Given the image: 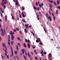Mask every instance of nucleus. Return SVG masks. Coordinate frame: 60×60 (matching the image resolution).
<instances>
[{
    "instance_id": "46",
    "label": "nucleus",
    "mask_w": 60,
    "mask_h": 60,
    "mask_svg": "<svg viewBox=\"0 0 60 60\" xmlns=\"http://www.w3.org/2000/svg\"><path fill=\"white\" fill-rule=\"evenodd\" d=\"M1 56L2 57V58H3V59H4V57H3V56H2V55H1Z\"/></svg>"
},
{
    "instance_id": "12",
    "label": "nucleus",
    "mask_w": 60,
    "mask_h": 60,
    "mask_svg": "<svg viewBox=\"0 0 60 60\" xmlns=\"http://www.w3.org/2000/svg\"><path fill=\"white\" fill-rule=\"evenodd\" d=\"M59 3H60V0H57V4H59Z\"/></svg>"
},
{
    "instance_id": "7",
    "label": "nucleus",
    "mask_w": 60,
    "mask_h": 60,
    "mask_svg": "<svg viewBox=\"0 0 60 60\" xmlns=\"http://www.w3.org/2000/svg\"><path fill=\"white\" fill-rule=\"evenodd\" d=\"M25 26L26 28H27V29H29V27H28V24L26 25V24H25Z\"/></svg>"
},
{
    "instance_id": "18",
    "label": "nucleus",
    "mask_w": 60,
    "mask_h": 60,
    "mask_svg": "<svg viewBox=\"0 0 60 60\" xmlns=\"http://www.w3.org/2000/svg\"><path fill=\"white\" fill-rule=\"evenodd\" d=\"M43 28V29H44V30L45 32V33H47V31H46V30H45V28Z\"/></svg>"
},
{
    "instance_id": "58",
    "label": "nucleus",
    "mask_w": 60,
    "mask_h": 60,
    "mask_svg": "<svg viewBox=\"0 0 60 60\" xmlns=\"http://www.w3.org/2000/svg\"><path fill=\"white\" fill-rule=\"evenodd\" d=\"M19 33H20L21 34H22V32H21V31H19Z\"/></svg>"
},
{
    "instance_id": "16",
    "label": "nucleus",
    "mask_w": 60,
    "mask_h": 60,
    "mask_svg": "<svg viewBox=\"0 0 60 60\" xmlns=\"http://www.w3.org/2000/svg\"><path fill=\"white\" fill-rule=\"evenodd\" d=\"M13 43H14V42L13 41H11V45H12L13 44Z\"/></svg>"
},
{
    "instance_id": "59",
    "label": "nucleus",
    "mask_w": 60,
    "mask_h": 60,
    "mask_svg": "<svg viewBox=\"0 0 60 60\" xmlns=\"http://www.w3.org/2000/svg\"><path fill=\"white\" fill-rule=\"evenodd\" d=\"M2 40V38H1V37H0V41H1Z\"/></svg>"
},
{
    "instance_id": "25",
    "label": "nucleus",
    "mask_w": 60,
    "mask_h": 60,
    "mask_svg": "<svg viewBox=\"0 0 60 60\" xmlns=\"http://www.w3.org/2000/svg\"><path fill=\"white\" fill-rule=\"evenodd\" d=\"M36 9H37V10H38V11H39V10H40V8H36Z\"/></svg>"
},
{
    "instance_id": "4",
    "label": "nucleus",
    "mask_w": 60,
    "mask_h": 60,
    "mask_svg": "<svg viewBox=\"0 0 60 60\" xmlns=\"http://www.w3.org/2000/svg\"><path fill=\"white\" fill-rule=\"evenodd\" d=\"M11 55L12 57H13V50H12V48L11 47Z\"/></svg>"
},
{
    "instance_id": "1",
    "label": "nucleus",
    "mask_w": 60,
    "mask_h": 60,
    "mask_svg": "<svg viewBox=\"0 0 60 60\" xmlns=\"http://www.w3.org/2000/svg\"><path fill=\"white\" fill-rule=\"evenodd\" d=\"M10 34H11V39L12 40H14V36H13V34H14V32H13V33H10Z\"/></svg>"
},
{
    "instance_id": "26",
    "label": "nucleus",
    "mask_w": 60,
    "mask_h": 60,
    "mask_svg": "<svg viewBox=\"0 0 60 60\" xmlns=\"http://www.w3.org/2000/svg\"><path fill=\"white\" fill-rule=\"evenodd\" d=\"M23 57H24L25 60H26V57L24 56L23 55Z\"/></svg>"
},
{
    "instance_id": "2",
    "label": "nucleus",
    "mask_w": 60,
    "mask_h": 60,
    "mask_svg": "<svg viewBox=\"0 0 60 60\" xmlns=\"http://www.w3.org/2000/svg\"><path fill=\"white\" fill-rule=\"evenodd\" d=\"M46 15L47 18H48L49 19H50V21H52V19L51 18V17H50V16L49 15L48 16L49 17H48V14L47 13L46 14Z\"/></svg>"
},
{
    "instance_id": "6",
    "label": "nucleus",
    "mask_w": 60,
    "mask_h": 60,
    "mask_svg": "<svg viewBox=\"0 0 60 60\" xmlns=\"http://www.w3.org/2000/svg\"><path fill=\"white\" fill-rule=\"evenodd\" d=\"M2 0V3H1V4L2 6H4V0Z\"/></svg>"
},
{
    "instance_id": "50",
    "label": "nucleus",
    "mask_w": 60,
    "mask_h": 60,
    "mask_svg": "<svg viewBox=\"0 0 60 60\" xmlns=\"http://www.w3.org/2000/svg\"><path fill=\"white\" fill-rule=\"evenodd\" d=\"M53 19L54 20H56V19H55V16H54L53 17Z\"/></svg>"
},
{
    "instance_id": "44",
    "label": "nucleus",
    "mask_w": 60,
    "mask_h": 60,
    "mask_svg": "<svg viewBox=\"0 0 60 60\" xmlns=\"http://www.w3.org/2000/svg\"><path fill=\"white\" fill-rule=\"evenodd\" d=\"M39 15H37V18H39Z\"/></svg>"
},
{
    "instance_id": "23",
    "label": "nucleus",
    "mask_w": 60,
    "mask_h": 60,
    "mask_svg": "<svg viewBox=\"0 0 60 60\" xmlns=\"http://www.w3.org/2000/svg\"><path fill=\"white\" fill-rule=\"evenodd\" d=\"M51 54L50 53H49V58H51Z\"/></svg>"
},
{
    "instance_id": "63",
    "label": "nucleus",
    "mask_w": 60,
    "mask_h": 60,
    "mask_svg": "<svg viewBox=\"0 0 60 60\" xmlns=\"http://www.w3.org/2000/svg\"><path fill=\"white\" fill-rule=\"evenodd\" d=\"M49 6L50 7V8H52V6H51V5H50Z\"/></svg>"
},
{
    "instance_id": "36",
    "label": "nucleus",
    "mask_w": 60,
    "mask_h": 60,
    "mask_svg": "<svg viewBox=\"0 0 60 60\" xmlns=\"http://www.w3.org/2000/svg\"><path fill=\"white\" fill-rule=\"evenodd\" d=\"M58 10H56V14H57V13H58Z\"/></svg>"
},
{
    "instance_id": "3",
    "label": "nucleus",
    "mask_w": 60,
    "mask_h": 60,
    "mask_svg": "<svg viewBox=\"0 0 60 60\" xmlns=\"http://www.w3.org/2000/svg\"><path fill=\"white\" fill-rule=\"evenodd\" d=\"M13 0L14 3L15 2V5H16L17 6H18V5H19V2L17 1V0Z\"/></svg>"
},
{
    "instance_id": "54",
    "label": "nucleus",
    "mask_w": 60,
    "mask_h": 60,
    "mask_svg": "<svg viewBox=\"0 0 60 60\" xmlns=\"http://www.w3.org/2000/svg\"><path fill=\"white\" fill-rule=\"evenodd\" d=\"M31 53L32 55H33V52H32V51H31Z\"/></svg>"
},
{
    "instance_id": "19",
    "label": "nucleus",
    "mask_w": 60,
    "mask_h": 60,
    "mask_svg": "<svg viewBox=\"0 0 60 60\" xmlns=\"http://www.w3.org/2000/svg\"><path fill=\"white\" fill-rule=\"evenodd\" d=\"M53 2H54V3L55 5H56V6L57 5V4H56V2H55V1H54Z\"/></svg>"
},
{
    "instance_id": "56",
    "label": "nucleus",
    "mask_w": 60,
    "mask_h": 60,
    "mask_svg": "<svg viewBox=\"0 0 60 60\" xmlns=\"http://www.w3.org/2000/svg\"><path fill=\"white\" fill-rule=\"evenodd\" d=\"M34 48H35V46L34 45H33V48L34 49Z\"/></svg>"
},
{
    "instance_id": "61",
    "label": "nucleus",
    "mask_w": 60,
    "mask_h": 60,
    "mask_svg": "<svg viewBox=\"0 0 60 60\" xmlns=\"http://www.w3.org/2000/svg\"><path fill=\"white\" fill-rule=\"evenodd\" d=\"M44 54H45V55L46 54H47V53H46V52H43Z\"/></svg>"
},
{
    "instance_id": "29",
    "label": "nucleus",
    "mask_w": 60,
    "mask_h": 60,
    "mask_svg": "<svg viewBox=\"0 0 60 60\" xmlns=\"http://www.w3.org/2000/svg\"><path fill=\"white\" fill-rule=\"evenodd\" d=\"M31 33L33 35H34V33H33V32L32 31V32H31Z\"/></svg>"
},
{
    "instance_id": "11",
    "label": "nucleus",
    "mask_w": 60,
    "mask_h": 60,
    "mask_svg": "<svg viewBox=\"0 0 60 60\" xmlns=\"http://www.w3.org/2000/svg\"><path fill=\"white\" fill-rule=\"evenodd\" d=\"M0 30L1 31H2V33H4V30L2 29V28H1V29Z\"/></svg>"
},
{
    "instance_id": "31",
    "label": "nucleus",
    "mask_w": 60,
    "mask_h": 60,
    "mask_svg": "<svg viewBox=\"0 0 60 60\" xmlns=\"http://www.w3.org/2000/svg\"><path fill=\"white\" fill-rule=\"evenodd\" d=\"M16 28L17 31H19V28H18L16 27Z\"/></svg>"
},
{
    "instance_id": "9",
    "label": "nucleus",
    "mask_w": 60,
    "mask_h": 60,
    "mask_svg": "<svg viewBox=\"0 0 60 60\" xmlns=\"http://www.w3.org/2000/svg\"><path fill=\"white\" fill-rule=\"evenodd\" d=\"M22 20L23 22H24V23H26V21L25 19H22Z\"/></svg>"
},
{
    "instance_id": "22",
    "label": "nucleus",
    "mask_w": 60,
    "mask_h": 60,
    "mask_svg": "<svg viewBox=\"0 0 60 60\" xmlns=\"http://www.w3.org/2000/svg\"><path fill=\"white\" fill-rule=\"evenodd\" d=\"M16 46H17V47H16V49L17 50H18V49H19V47H18V46L17 45H16Z\"/></svg>"
},
{
    "instance_id": "13",
    "label": "nucleus",
    "mask_w": 60,
    "mask_h": 60,
    "mask_svg": "<svg viewBox=\"0 0 60 60\" xmlns=\"http://www.w3.org/2000/svg\"><path fill=\"white\" fill-rule=\"evenodd\" d=\"M23 46L24 47H25V48H26V44L25 43H24L23 44Z\"/></svg>"
},
{
    "instance_id": "41",
    "label": "nucleus",
    "mask_w": 60,
    "mask_h": 60,
    "mask_svg": "<svg viewBox=\"0 0 60 60\" xmlns=\"http://www.w3.org/2000/svg\"><path fill=\"white\" fill-rule=\"evenodd\" d=\"M36 42H39V41L38 40H36Z\"/></svg>"
},
{
    "instance_id": "62",
    "label": "nucleus",
    "mask_w": 60,
    "mask_h": 60,
    "mask_svg": "<svg viewBox=\"0 0 60 60\" xmlns=\"http://www.w3.org/2000/svg\"><path fill=\"white\" fill-rule=\"evenodd\" d=\"M7 57L8 58H9V56L8 55L7 56Z\"/></svg>"
},
{
    "instance_id": "27",
    "label": "nucleus",
    "mask_w": 60,
    "mask_h": 60,
    "mask_svg": "<svg viewBox=\"0 0 60 60\" xmlns=\"http://www.w3.org/2000/svg\"><path fill=\"white\" fill-rule=\"evenodd\" d=\"M22 10H25V8L24 7H22Z\"/></svg>"
},
{
    "instance_id": "45",
    "label": "nucleus",
    "mask_w": 60,
    "mask_h": 60,
    "mask_svg": "<svg viewBox=\"0 0 60 60\" xmlns=\"http://www.w3.org/2000/svg\"><path fill=\"white\" fill-rule=\"evenodd\" d=\"M39 44H40V45H42V43H39Z\"/></svg>"
},
{
    "instance_id": "35",
    "label": "nucleus",
    "mask_w": 60,
    "mask_h": 60,
    "mask_svg": "<svg viewBox=\"0 0 60 60\" xmlns=\"http://www.w3.org/2000/svg\"><path fill=\"white\" fill-rule=\"evenodd\" d=\"M14 31L15 32H16V29H14Z\"/></svg>"
},
{
    "instance_id": "10",
    "label": "nucleus",
    "mask_w": 60,
    "mask_h": 60,
    "mask_svg": "<svg viewBox=\"0 0 60 60\" xmlns=\"http://www.w3.org/2000/svg\"><path fill=\"white\" fill-rule=\"evenodd\" d=\"M48 1H49V2H50V3H53V1L52 0H48Z\"/></svg>"
},
{
    "instance_id": "57",
    "label": "nucleus",
    "mask_w": 60,
    "mask_h": 60,
    "mask_svg": "<svg viewBox=\"0 0 60 60\" xmlns=\"http://www.w3.org/2000/svg\"><path fill=\"white\" fill-rule=\"evenodd\" d=\"M50 9L51 10V11H52V9H51V8H50Z\"/></svg>"
},
{
    "instance_id": "34",
    "label": "nucleus",
    "mask_w": 60,
    "mask_h": 60,
    "mask_svg": "<svg viewBox=\"0 0 60 60\" xmlns=\"http://www.w3.org/2000/svg\"><path fill=\"white\" fill-rule=\"evenodd\" d=\"M12 18L14 20V17L13 16H12Z\"/></svg>"
},
{
    "instance_id": "38",
    "label": "nucleus",
    "mask_w": 60,
    "mask_h": 60,
    "mask_svg": "<svg viewBox=\"0 0 60 60\" xmlns=\"http://www.w3.org/2000/svg\"><path fill=\"white\" fill-rule=\"evenodd\" d=\"M38 5V3H37V2H36V6H37Z\"/></svg>"
},
{
    "instance_id": "39",
    "label": "nucleus",
    "mask_w": 60,
    "mask_h": 60,
    "mask_svg": "<svg viewBox=\"0 0 60 60\" xmlns=\"http://www.w3.org/2000/svg\"><path fill=\"white\" fill-rule=\"evenodd\" d=\"M24 31L25 32H27V31H26V29H24Z\"/></svg>"
},
{
    "instance_id": "33",
    "label": "nucleus",
    "mask_w": 60,
    "mask_h": 60,
    "mask_svg": "<svg viewBox=\"0 0 60 60\" xmlns=\"http://www.w3.org/2000/svg\"><path fill=\"white\" fill-rule=\"evenodd\" d=\"M34 51L35 54H37V52H36V50H34Z\"/></svg>"
},
{
    "instance_id": "20",
    "label": "nucleus",
    "mask_w": 60,
    "mask_h": 60,
    "mask_svg": "<svg viewBox=\"0 0 60 60\" xmlns=\"http://www.w3.org/2000/svg\"><path fill=\"white\" fill-rule=\"evenodd\" d=\"M33 8L34 10H36V8L35 6H34L33 7Z\"/></svg>"
},
{
    "instance_id": "17",
    "label": "nucleus",
    "mask_w": 60,
    "mask_h": 60,
    "mask_svg": "<svg viewBox=\"0 0 60 60\" xmlns=\"http://www.w3.org/2000/svg\"><path fill=\"white\" fill-rule=\"evenodd\" d=\"M41 39H40V38H38V41H40V42H41Z\"/></svg>"
},
{
    "instance_id": "47",
    "label": "nucleus",
    "mask_w": 60,
    "mask_h": 60,
    "mask_svg": "<svg viewBox=\"0 0 60 60\" xmlns=\"http://www.w3.org/2000/svg\"><path fill=\"white\" fill-rule=\"evenodd\" d=\"M4 51L5 52H6V53H7V51H6V49H5Z\"/></svg>"
},
{
    "instance_id": "52",
    "label": "nucleus",
    "mask_w": 60,
    "mask_h": 60,
    "mask_svg": "<svg viewBox=\"0 0 60 60\" xmlns=\"http://www.w3.org/2000/svg\"><path fill=\"white\" fill-rule=\"evenodd\" d=\"M4 54L5 56H7V54H6L5 52L4 53Z\"/></svg>"
},
{
    "instance_id": "60",
    "label": "nucleus",
    "mask_w": 60,
    "mask_h": 60,
    "mask_svg": "<svg viewBox=\"0 0 60 60\" xmlns=\"http://www.w3.org/2000/svg\"><path fill=\"white\" fill-rule=\"evenodd\" d=\"M41 5L42 6H43V3H42L41 4Z\"/></svg>"
},
{
    "instance_id": "55",
    "label": "nucleus",
    "mask_w": 60,
    "mask_h": 60,
    "mask_svg": "<svg viewBox=\"0 0 60 60\" xmlns=\"http://www.w3.org/2000/svg\"><path fill=\"white\" fill-rule=\"evenodd\" d=\"M8 45H9V46H10V42H8Z\"/></svg>"
},
{
    "instance_id": "30",
    "label": "nucleus",
    "mask_w": 60,
    "mask_h": 60,
    "mask_svg": "<svg viewBox=\"0 0 60 60\" xmlns=\"http://www.w3.org/2000/svg\"><path fill=\"white\" fill-rule=\"evenodd\" d=\"M30 60H33V59H32V57H31V55H30Z\"/></svg>"
},
{
    "instance_id": "48",
    "label": "nucleus",
    "mask_w": 60,
    "mask_h": 60,
    "mask_svg": "<svg viewBox=\"0 0 60 60\" xmlns=\"http://www.w3.org/2000/svg\"><path fill=\"white\" fill-rule=\"evenodd\" d=\"M4 51L5 52H6V53H7V51H6V49H5Z\"/></svg>"
},
{
    "instance_id": "40",
    "label": "nucleus",
    "mask_w": 60,
    "mask_h": 60,
    "mask_svg": "<svg viewBox=\"0 0 60 60\" xmlns=\"http://www.w3.org/2000/svg\"><path fill=\"white\" fill-rule=\"evenodd\" d=\"M6 8V6H5V5H4V9H5V8Z\"/></svg>"
},
{
    "instance_id": "28",
    "label": "nucleus",
    "mask_w": 60,
    "mask_h": 60,
    "mask_svg": "<svg viewBox=\"0 0 60 60\" xmlns=\"http://www.w3.org/2000/svg\"><path fill=\"white\" fill-rule=\"evenodd\" d=\"M15 54H16V55H17V53H18V52L17 51H15Z\"/></svg>"
},
{
    "instance_id": "49",
    "label": "nucleus",
    "mask_w": 60,
    "mask_h": 60,
    "mask_svg": "<svg viewBox=\"0 0 60 60\" xmlns=\"http://www.w3.org/2000/svg\"><path fill=\"white\" fill-rule=\"evenodd\" d=\"M8 39H10V36L9 35H8Z\"/></svg>"
},
{
    "instance_id": "53",
    "label": "nucleus",
    "mask_w": 60,
    "mask_h": 60,
    "mask_svg": "<svg viewBox=\"0 0 60 60\" xmlns=\"http://www.w3.org/2000/svg\"><path fill=\"white\" fill-rule=\"evenodd\" d=\"M4 33H5V34H6V33L5 32V29H4Z\"/></svg>"
},
{
    "instance_id": "21",
    "label": "nucleus",
    "mask_w": 60,
    "mask_h": 60,
    "mask_svg": "<svg viewBox=\"0 0 60 60\" xmlns=\"http://www.w3.org/2000/svg\"><path fill=\"white\" fill-rule=\"evenodd\" d=\"M30 41H29V39L28 40V41H27V43H30Z\"/></svg>"
},
{
    "instance_id": "32",
    "label": "nucleus",
    "mask_w": 60,
    "mask_h": 60,
    "mask_svg": "<svg viewBox=\"0 0 60 60\" xmlns=\"http://www.w3.org/2000/svg\"><path fill=\"white\" fill-rule=\"evenodd\" d=\"M25 41L26 42H27V39H25Z\"/></svg>"
},
{
    "instance_id": "64",
    "label": "nucleus",
    "mask_w": 60,
    "mask_h": 60,
    "mask_svg": "<svg viewBox=\"0 0 60 60\" xmlns=\"http://www.w3.org/2000/svg\"><path fill=\"white\" fill-rule=\"evenodd\" d=\"M27 54H28V56L30 55H29V52H28L27 53Z\"/></svg>"
},
{
    "instance_id": "24",
    "label": "nucleus",
    "mask_w": 60,
    "mask_h": 60,
    "mask_svg": "<svg viewBox=\"0 0 60 60\" xmlns=\"http://www.w3.org/2000/svg\"><path fill=\"white\" fill-rule=\"evenodd\" d=\"M1 34L2 36H4V33H1Z\"/></svg>"
},
{
    "instance_id": "15",
    "label": "nucleus",
    "mask_w": 60,
    "mask_h": 60,
    "mask_svg": "<svg viewBox=\"0 0 60 60\" xmlns=\"http://www.w3.org/2000/svg\"><path fill=\"white\" fill-rule=\"evenodd\" d=\"M27 45H28V48L30 49V44H27Z\"/></svg>"
},
{
    "instance_id": "51",
    "label": "nucleus",
    "mask_w": 60,
    "mask_h": 60,
    "mask_svg": "<svg viewBox=\"0 0 60 60\" xmlns=\"http://www.w3.org/2000/svg\"><path fill=\"white\" fill-rule=\"evenodd\" d=\"M19 15L20 16H19V17H20V18H21V15L20 14Z\"/></svg>"
},
{
    "instance_id": "8",
    "label": "nucleus",
    "mask_w": 60,
    "mask_h": 60,
    "mask_svg": "<svg viewBox=\"0 0 60 60\" xmlns=\"http://www.w3.org/2000/svg\"><path fill=\"white\" fill-rule=\"evenodd\" d=\"M22 17H23L24 18H25V15H24V13H23V12H22Z\"/></svg>"
},
{
    "instance_id": "42",
    "label": "nucleus",
    "mask_w": 60,
    "mask_h": 60,
    "mask_svg": "<svg viewBox=\"0 0 60 60\" xmlns=\"http://www.w3.org/2000/svg\"><path fill=\"white\" fill-rule=\"evenodd\" d=\"M17 39L18 40H20V38L18 37H17Z\"/></svg>"
},
{
    "instance_id": "14",
    "label": "nucleus",
    "mask_w": 60,
    "mask_h": 60,
    "mask_svg": "<svg viewBox=\"0 0 60 60\" xmlns=\"http://www.w3.org/2000/svg\"><path fill=\"white\" fill-rule=\"evenodd\" d=\"M5 20L6 21H7V16H5Z\"/></svg>"
},
{
    "instance_id": "37",
    "label": "nucleus",
    "mask_w": 60,
    "mask_h": 60,
    "mask_svg": "<svg viewBox=\"0 0 60 60\" xmlns=\"http://www.w3.org/2000/svg\"><path fill=\"white\" fill-rule=\"evenodd\" d=\"M41 50V54H42V53H43V50Z\"/></svg>"
},
{
    "instance_id": "43",
    "label": "nucleus",
    "mask_w": 60,
    "mask_h": 60,
    "mask_svg": "<svg viewBox=\"0 0 60 60\" xmlns=\"http://www.w3.org/2000/svg\"><path fill=\"white\" fill-rule=\"evenodd\" d=\"M35 58L36 60H37V57L36 56L35 57Z\"/></svg>"
},
{
    "instance_id": "5",
    "label": "nucleus",
    "mask_w": 60,
    "mask_h": 60,
    "mask_svg": "<svg viewBox=\"0 0 60 60\" xmlns=\"http://www.w3.org/2000/svg\"><path fill=\"white\" fill-rule=\"evenodd\" d=\"M2 45L6 49V50H7V48H6V46H5V43H4L2 44Z\"/></svg>"
}]
</instances>
